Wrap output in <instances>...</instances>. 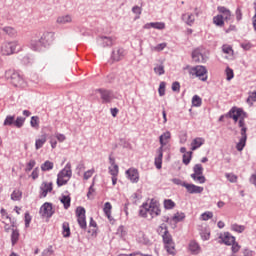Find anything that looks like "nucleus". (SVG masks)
I'll return each instance as SVG.
<instances>
[{
  "instance_id": "nucleus-23",
  "label": "nucleus",
  "mask_w": 256,
  "mask_h": 256,
  "mask_svg": "<svg viewBox=\"0 0 256 256\" xmlns=\"http://www.w3.org/2000/svg\"><path fill=\"white\" fill-rule=\"evenodd\" d=\"M202 145H205V139L201 137L195 138L191 142V151H197V149H199V147H201Z\"/></svg>"
},
{
  "instance_id": "nucleus-27",
  "label": "nucleus",
  "mask_w": 256,
  "mask_h": 256,
  "mask_svg": "<svg viewBox=\"0 0 256 256\" xmlns=\"http://www.w3.org/2000/svg\"><path fill=\"white\" fill-rule=\"evenodd\" d=\"M62 235L63 237H71V228L69 227V222H64L62 224Z\"/></svg>"
},
{
  "instance_id": "nucleus-58",
  "label": "nucleus",
  "mask_w": 256,
  "mask_h": 256,
  "mask_svg": "<svg viewBox=\"0 0 256 256\" xmlns=\"http://www.w3.org/2000/svg\"><path fill=\"white\" fill-rule=\"evenodd\" d=\"M235 15H236V21H241V19H243V12L241 11L240 7L236 9Z\"/></svg>"
},
{
  "instance_id": "nucleus-41",
  "label": "nucleus",
  "mask_w": 256,
  "mask_h": 256,
  "mask_svg": "<svg viewBox=\"0 0 256 256\" xmlns=\"http://www.w3.org/2000/svg\"><path fill=\"white\" fill-rule=\"evenodd\" d=\"M108 171L110 173V175L112 176H118L119 175V165H114V166H110L108 168Z\"/></svg>"
},
{
  "instance_id": "nucleus-43",
  "label": "nucleus",
  "mask_w": 256,
  "mask_h": 256,
  "mask_svg": "<svg viewBox=\"0 0 256 256\" xmlns=\"http://www.w3.org/2000/svg\"><path fill=\"white\" fill-rule=\"evenodd\" d=\"M165 249L170 255H175V244L173 242H170V244H165Z\"/></svg>"
},
{
  "instance_id": "nucleus-38",
  "label": "nucleus",
  "mask_w": 256,
  "mask_h": 256,
  "mask_svg": "<svg viewBox=\"0 0 256 256\" xmlns=\"http://www.w3.org/2000/svg\"><path fill=\"white\" fill-rule=\"evenodd\" d=\"M231 230L235 231V233H243V231H245V226L239 224H232Z\"/></svg>"
},
{
  "instance_id": "nucleus-44",
  "label": "nucleus",
  "mask_w": 256,
  "mask_h": 256,
  "mask_svg": "<svg viewBox=\"0 0 256 256\" xmlns=\"http://www.w3.org/2000/svg\"><path fill=\"white\" fill-rule=\"evenodd\" d=\"M77 221L81 229H87V221L85 219V216L78 217Z\"/></svg>"
},
{
  "instance_id": "nucleus-24",
  "label": "nucleus",
  "mask_w": 256,
  "mask_h": 256,
  "mask_svg": "<svg viewBox=\"0 0 256 256\" xmlns=\"http://www.w3.org/2000/svg\"><path fill=\"white\" fill-rule=\"evenodd\" d=\"M72 21H73V17H71V15L69 14L59 16L57 18V23H59L60 25H67V23H71Z\"/></svg>"
},
{
  "instance_id": "nucleus-50",
  "label": "nucleus",
  "mask_w": 256,
  "mask_h": 256,
  "mask_svg": "<svg viewBox=\"0 0 256 256\" xmlns=\"http://www.w3.org/2000/svg\"><path fill=\"white\" fill-rule=\"evenodd\" d=\"M255 101H256V91L250 92L249 96L247 98V103H249L250 105H253V103H255Z\"/></svg>"
},
{
  "instance_id": "nucleus-18",
  "label": "nucleus",
  "mask_w": 256,
  "mask_h": 256,
  "mask_svg": "<svg viewBox=\"0 0 256 256\" xmlns=\"http://www.w3.org/2000/svg\"><path fill=\"white\" fill-rule=\"evenodd\" d=\"M183 187H185L186 191H188V193H190L191 195L193 194H197V193H203V187L201 186H197L195 184H183Z\"/></svg>"
},
{
  "instance_id": "nucleus-49",
  "label": "nucleus",
  "mask_w": 256,
  "mask_h": 256,
  "mask_svg": "<svg viewBox=\"0 0 256 256\" xmlns=\"http://www.w3.org/2000/svg\"><path fill=\"white\" fill-rule=\"evenodd\" d=\"M142 11H143V8H141L140 6H137V5L132 8V13H134V15H137L136 19H139Z\"/></svg>"
},
{
  "instance_id": "nucleus-14",
  "label": "nucleus",
  "mask_w": 256,
  "mask_h": 256,
  "mask_svg": "<svg viewBox=\"0 0 256 256\" xmlns=\"http://www.w3.org/2000/svg\"><path fill=\"white\" fill-rule=\"evenodd\" d=\"M53 204L46 202L40 208V215L42 217H53Z\"/></svg>"
},
{
  "instance_id": "nucleus-62",
  "label": "nucleus",
  "mask_w": 256,
  "mask_h": 256,
  "mask_svg": "<svg viewBox=\"0 0 256 256\" xmlns=\"http://www.w3.org/2000/svg\"><path fill=\"white\" fill-rule=\"evenodd\" d=\"M242 49H244V51H249V49H251V47H253V45L251 44V42H244L241 44Z\"/></svg>"
},
{
  "instance_id": "nucleus-55",
  "label": "nucleus",
  "mask_w": 256,
  "mask_h": 256,
  "mask_svg": "<svg viewBox=\"0 0 256 256\" xmlns=\"http://www.w3.org/2000/svg\"><path fill=\"white\" fill-rule=\"evenodd\" d=\"M76 215H77L78 218L79 217H85V208L81 207V206L77 207Z\"/></svg>"
},
{
  "instance_id": "nucleus-3",
  "label": "nucleus",
  "mask_w": 256,
  "mask_h": 256,
  "mask_svg": "<svg viewBox=\"0 0 256 256\" xmlns=\"http://www.w3.org/2000/svg\"><path fill=\"white\" fill-rule=\"evenodd\" d=\"M139 215L140 217H144L145 219H147L149 215V219L159 217V215H161V208H159V202L151 200L149 204L144 203L139 211Z\"/></svg>"
},
{
  "instance_id": "nucleus-54",
  "label": "nucleus",
  "mask_w": 256,
  "mask_h": 256,
  "mask_svg": "<svg viewBox=\"0 0 256 256\" xmlns=\"http://www.w3.org/2000/svg\"><path fill=\"white\" fill-rule=\"evenodd\" d=\"M2 31H4L6 35H10V37H13V35H15V30L9 26L2 28Z\"/></svg>"
},
{
  "instance_id": "nucleus-57",
  "label": "nucleus",
  "mask_w": 256,
  "mask_h": 256,
  "mask_svg": "<svg viewBox=\"0 0 256 256\" xmlns=\"http://www.w3.org/2000/svg\"><path fill=\"white\" fill-rule=\"evenodd\" d=\"M165 47H167L166 43H160L155 47H152V51H163V49H165Z\"/></svg>"
},
{
  "instance_id": "nucleus-6",
  "label": "nucleus",
  "mask_w": 256,
  "mask_h": 256,
  "mask_svg": "<svg viewBox=\"0 0 256 256\" xmlns=\"http://www.w3.org/2000/svg\"><path fill=\"white\" fill-rule=\"evenodd\" d=\"M4 77L7 79V81L10 80V83H12L14 87H27V83L23 77H21V75L14 70H6Z\"/></svg>"
},
{
  "instance_id": "nucleus-34",
  "label": "nucleus",
  "mask_w": 256,
  "mask_h": 256,
  "mask_svg": "<svg viewBox=\"0 0 256 256\" xmlns=\"http://www.w3.org/2000/svg\"><path fill=\"white\" fill-rule=\"evenodd\" d=\"M54 164L53 162L47 160L45 161L42 165H41V170L42 171H51V169H53Z\"/></svg>"
},
{
  "instance_id": "nucleus-26",
  "label": "nucleus",
  "mask_w": 256,
  "mask_h": 256,
  "mask_svg": "<svg viewBox=\"0 0 256 256\" xmlns=\"http://www.w3.org/2000/svg\"><path fill=\"white\" fill-rule=\"evenodd\" d=\"M60 203L64 205V209H69L71 207V196L62 195Z\"/></svg>"
},
{
  "instance_id": "nucleus-15",
  "label": "nucleus",
  "mask_w": 256,
  "mask_h": 256,
  "mask_svg": "<svg viewBox=\"0 0 256 256\" xmlns=\"http://www.w3.org/2000/svg\"><path fill=\"white\" fill-rule=\"evenodd\" d=\"M217 11H219L226 23L233 21V14L231 10L227 9L225 6H218Z\"/></svg>"
},
{
  "instance_id": "nucleus-48",
  "label": "nucleus",
  "mask_w": 256,
  "mask_h": 256,
  "mask_svg": "<svg viewBox=\"0 0 256 256\" xmlns=\"http://www.w3.org/2000/svg\"><path fill=\"white\" fill-rule=\"evenodd\" d=\"M226 73V79L227 81H231V79H233V77H235V74L233 72V69H231L230 67H227L225 70Z\"/></svg>"
},
{
  "instance_id": "nucleus-31",
  "label": "nucleus",
  "mask_w": 256,
  "mask_h": 256,
  "mask_svg": "<svg viewBox=\"0 0 256 256\" xmlns=\"http://www.w3.org/2000/svg\"><path fill=\"white\" fill-rule=\"evenodd\" d=\"M111 209H113V206L111 205V202H106L104 204L103 211H104L106 217H108V219H111Z\"/></svg>"
},
{
  "instance_id": "nucleus-52",
  "label": "nucleus",
  "mask_w": 256,
  "mask_h": 256,
  "mask_svg": "<svg viewBox=\"0 0 256 256\" xmlns=\"http://www.w3.org/2000/svg\"><path fill=\"white\" fill-rule=\"evenodd\" d=\"M37 162H35V160H30L27 165H26V168H25V171L26 173H29L30 171L33 170V167H35Z\"/></svg>"
},
{
  "instance_id": "nucleus-16",
  "label": "nucleus",
  "mask_w": 256,
  "mask_h": 256,
  "mask_svg": "<svg viewBox=\"0 0 256 256\" xmlns=\"http://www.w3.org/2000/svg\"><path fill=\"white\" fill-rule=\"evenodd\" d=\"M126 175L131 183H139V170L137 168H129Z\"/></svg>"
},
{
  "instance_id": "nucleus-60",
  "label": "nucleus",
  "mask_w": 256,
  "mask_h": 256,
  "mask_svg": "<svg viewBox=\"0 0 256 256\" xmlns=\"http://www.w3.org/2000/svg\"><path fill=\"white\" fill-rule=\"evenodd\" d=\"M171 181H172V183H174V185H180L181 187H183V185L187 184V182H183L179 178H173Z\"/></svg>"
},
{
  "instance_id": "nucleus-11",
  "label": "nucleus",
  "mask_w": 256,
  "mask_h": 256,
  "mask_svg": "<svg viewBox=\"0 0 256 256\" xmlns=\"http://www.w3.org/2000/svg\"><path fill=\"white\" fill-rule=\"evenodd\" d=\"M158 233L162 234L163 242L165 245L173 243V237L169 234V230H167V225L162 224L158 228Z\"/></svg>"
},
{
  "instance_id": "nucleus-32",
  "label": "nucleus",
  "mask_w": 256,
  "mask_h": 256,
  "mask_svg": "<svg viewBox=\"0 0 256 256\" xmlns=\"http://www.w3.org/2000/svg\"><path fill=\"white\" fill-rule=\"evenodd\" d=\"M45 143H47V137L45 135H42L41 138L37 139L35 142L36 149H41V147H43Z\"/></svg>"
},
{
  "instance_id": "nucleus-10",
  "label": "nucleus",
  "mask_w": 256,
  "mask_h": 256,
  "mask_svg": "<svg viewBox=\"0 0 256 256\" xmlns=\"http://www.w3.org/2000/svg\"><path fill=\"white\" fill-rule=\"evenodd\" d=\"M192 59L195 63H207V55H205V50L202 48H197L192 52Z\"/></svg>"
},
{
  "instance_id": "nucleus-1",
  "label": "nucleus",
  "mask_w": 256,
  "mask_h": 256,
  "mask_svg": "<svg viewBox=\"0 0 256 256\" xmlns=\"http://www.w3.org/2000/svg\"><path fill=\"white\" fill-rule=\"evenodd\" d=\"M225 117H227L228 119H233L235 123L239 121L238 126L240 127L241 137L239 139V142L236 144V149L237 151H243V149H245V146L247 145V126L245 125L247 113L241 108L232 107L228 113L219 117V121L223 122V119H225Z\"/></svg>"
},
{
  "instance_id": "nucleus-12",
  "label": "nucleus",
  "mask_w": 256,
  "mask_h": 256,
  "mask_svg": "<svg viewBox=\"0 0 256 256\" xmlns=\"http://www.w3.org/2000/svg\"><path fill=\"white\" fill-rule=\"evenodd\" d=\"M95 93L100 95L102 103H111L113 99V92L111 90L97 89Z\"/></svg>"
},
{
  "instance_id": "nucleus-35",
  "label": "nucleus",
  "mask_w": 256,
  "mask_h": 256,
  "mask_svg": "<svg viewBox=\"0 0 256 256\" xmlns=\"http://www.w3.org/2000/svg\"><path fill=\"white\" fill-rule=\"evenodd\" d=\"M192 156H193V152L189 151V152H186L185 154H183V163L184 165H189L191 163V159H192Z\"/></svg>"
},
{
  "instance_id": "nucleus-5",
  "label": "nucleus",
  "mask_w": 256,
  "mask_h": 256,
  "mask_svg": "<svg viewBox=\"0 0 256 256\" xmlns=\"http://www.w3.org/2000/svg\"><path fill=\"white\" fill-rule=\"evenodd\" d=\"M71 177H73V171L71 170V162H68L64 169H62L57 175L58 187H63V185H67Z\"/></svg>"
},
{
  "instance_id": "nucleus-4",
  "label": "nucleus",
  "mask_w": 256,
  "mask_h": 256,
  "mask_svg": "<svg viewBox=\"0 0 256 256\" xmlns=\"http://www.w3.org/2000/svg\"><path fill=\"white\" fill-rule=\"evenodd\" d=\"M17 51H21V45L17 41L3 42L0 46V54L2 57L15 55Z\"/></svg>"
},
{
  "instance_id": "nucleus-64",
  "label": "nucleus",
  "mask_w": 256,
  "mask_h": 256,
  "mask_svg": "<svg viewBox=\"0 0 256 256\" xmlns=\"http://www.w3.org/2000/svg\"><path fill=\"white\" fill-rule=\"evenodd\" d=\"M180 89H181V84H179V82H173L172 91H180Z\"/></svg>"
},
{
  "instance_id": "nucleus-56",
  "label": "nucleus",
  "mask_w": 256,
  "mask_h": 256,
  "mask_svg": "<svg viewBox=\"0 0 256 256\" xmlns=\"http://www.w3.org/2000/svg\"><path fill=\"white\" fill-rule=\"evenodd\" d=\"M165 82H161L159 85L158 93L160 97H163L165 95Z\"/></svg>"
},
{
  "instance_id": "nucleus-7",
  "label": "nucleus",
  "mask_w": 256,
  "mask_h": 256,
  "mask_svg": "<svg viewBox=\"0 0 256 256\" xmlns=\"http://www.w3.org/2000/svg\"><path fill=\"white\" fill-rule=\"evenodd\" d=\"M3 125L4 127H16L17 129H21V127L25 125V118L19 116L15 119V115H8L6 116Z\"/></svg>"
},
{
  "instance_id": "nucleus-46",
  "label": "nucleus",
  "mask_w": 256,
  "mask_h": 256,
  "mask_svg": "<svg viewBox=\"0 0 256 256\" xmlns=\"http://www.w3.org/2000/svg\"><path fill=\"white\" fill-rule=\"evenodd\" d=\"M21 191L19 190H14L11 194V199L12 201H19L21 199Z\"/></svg>"
},
{
  "instance_id": "nucleus-51",
  "label": "nucleus",
  "mask_w": 256,
  "mask_h": 256,
  "mask_svg": "<svg viewBox=\"0 0 256 256\" xmlns=\"http://www.w3.org/2000/svg\"><path fill=\"white\" fill-rule=\"evenodd\" d=\"M165 209H173L175 207V202L171 199L164 200Z\"/></svg>"
},
{
  "instance_id": "nucleus-20",
  "label": "nucleus",
  "mask_w": 256,
  "mask_h": 256,
  "mask_svg": "<svg viewBox=\"0 0 256 256\" xmlns=\"http://www.w3.org/2000/svg\"><path fill=\"white\" fill-rule=\"evenodd\" d=\"M143 29H158L159 31H163V29H165V23L164 22H150V23H146L143 26Z\"/></svg>"
},
{
  "instance_id": "nucleus-39",
  "label": "nucleus",
  "mask_w": 256,
  "mask_h": 256,
  "mask_svg": "<svg viewBox=\"0 0 256 256\" xmlns=\"http://www.w3.org/2000/svg\"><path fill=\"white\" fill-rule=\"evenodd\" d=\"M194 173L192 175H203V165L201 164H196L193 167Z\"/></svg>"
},
{
  "instance_id": "nucleus-33",
  "label": "nucleus",
  "mask_w": 256,
  "mask_h": 256,
  "mask_svg": "<svg viewBox=\"0 0 256 256\" xmlns=\"http://www.w3.org/2000/svg\"><path fill=\"white\" fill-rule=\"evenodd\" d=\"M183 219H185V213L183 212H177L172 217V221H174V223H180V221H183Z\"/></svg>"
},
{
  "instance_id": "nucleus-22",
  "label": "nucleus",
  "mask_w": 256,
  "mask_h": 256,
  "mask_svg": "<svg viewBox=\"0 0 256 256\" xmlns=\"http://www.w3.org/2000/svg\"><path fill=\"white\" fill-rule=\"evenodd\" d=\"M30 48L32 51H43L46 47L43 45V42L41 40H31Z\"/></svg>"
},
{
  "instance_id": "nucleus-13",
  "label": "nucleus",
  "mask_w": 256,
  "mask_h": 256,
  "mask_svg": "<svg viewBox=\"0 0 256 256\" xmlns=\"http://www.w3.org/2000/svg\"><path fill=\"white\" fill-rule=\"evenodd\" d=\"M218 242L219 243H224V245H233L235 243V236L231 235L229 232H224L223 234H220L218 237Z\"/></svg>"
},
{
  "instance_id": "nucleus-42",
  "label": "nucleus",
  "mask_w": 256,
  "mask_h": 256,
  "mask_svg": "<svg viewBox=\"0 0 256 256\" xmlns=\"http://www.w3.org/2000/svg\"><path fill=\"white\" fill-rule=\"evenodd\" d=\"M222 51L225 53V55H233V47L229 44H224L222 46Z\"/></svg>"
},
{
  "instance_id": "nucleus-63",
  "label": "nucleus",
  "mask_w": 256,
  "mask_h": 256,
  "mask_svg": "<svg viewBox=\"0 0 256 256\" xmlns=\"http://www.w3.org/2000/svg\"><path fill=\"white\" fill-rule=\"evenodd\" d=\"M32 179H38L39 178V168H35L31 173Z\"/></svg>"
},
{
  "instance_id": "nucleus-9",
  "label": "nucleus",
  "mask_w": 256,
  "mask_h": 256,
  "mask_svg": "<svg viewBox=\"0 0 256 256\" xmlns=\"http://www.w3.org/2000/svg\"><path fill=\"white\" fill-rule=\"evenodd\" d=\"M97 41V45H99V47H113V45H115V37L113 36H99L96 39Z\"/></svg>"
},
{
  "instance_id": "nucleus-40",
  "label": "nucleus",
  "mask_w": 256,
  "mask_h": 256,
  "mask_svg": "<svg viewBox=\"0 0 256 256\" xmlns=\"http://www.w3.org/2000/svg\"><path fill=\"white\" fill-rule=\"evenodd\" d=\"M30 125L34 129H39V116H32L30 120Z\"/></svg>"
},
{
  "instance_id": "nucleus-25",
  "label": "nucleus",
  "mask_w": 256,
  "mask_h": 256,
  "mask_svg": "<svg viewBox=\"0 0 256 256\" xmlns=\"http://www.w3.org/2000/svg\"><path fill=\"white\" fill-rule=\"evenodd\" d=\"M182 20L187 24V25H193L195 23V15L191 13H186L182 15Z\"/></svg>"
},
{
  "instance_id": "nucleus-37",
  "label": "nucleus",
  "mask_w": 256,
  "mask_h": 256,
  "mask_svg": "<svg viewBox=\"0 0 256 256\" xmlns=\"http://www.w3.org/2000/svg\"><path fill=\"white\" fill-rule=\"evenodd\" d=\"M191 179H193V181H198V183H205V181H207V179L205 178V176H203V174L201 175H196L195 174H191Z\"/></svg>"
},
{
  "instance_id": "nucleus-19",
  "label": "nucleus",
  "mask_w": 256,
  "mask_h": 256,
  "mask_svg": "<svg viewBox=\"0 0 256 256\" xmlns=\"http://www.w3.org/2000/svg\"><path fill=\"white\" fill-rule=\"evenodd\" d=\"M40 190V197H47V193H51L53 191V183L43 182L40 186Z\"/></svg>"
},
{
  "instance_id": "nucleus-2",
  "label": "nucleus",
  "mask_w": 256,
  "mask_h": 256,
  "mask_svg": "<svg viewBox=\"0 0 256 256\" xmlns=\"http://www.w3.org/2000/svg\"><path fill=\"white\" fill-rule=\"evenodd\" d=\"M171 141V132L166 131L159 137L160 147L157 149L154 165L156 169L163 167V149Z\"/></svg>"
},
{
  "instance_id": "nucleus-45",
  "label": "nucleus",
  "mask_w": 256,
  "mask_h": 256,
  "mask_svg": "<svg viewBox=\"0 0 256 256\" xmlns=\"http://www.w3.org/2000/svg\"><path fill=\"white\" fill-rule=\"evenodd\" d=\"M225 177L226 179H228L230 183H237V179H238L237 175L233 173H226Z\"/></svg>"
},
{
  "instance_id": "nucleus-59",
  "label": "nucleus",
  "mask_w": 256,
  "mask_h": 256,
  "mask_svg": "<svg viewBox=\"0 0 256 256\" xmlns=\"http://www.w3.org/2000/svg\"><path fill=\"white\" fill-rule=\"evenodd\" d=\"M232 245V252L233 253H239V250L241 249V246L239 243L235 242L231 244Z\"/></svg>"
},
{
  "instance_id": "nucleus-53",
  "label": "nucleus",
  "mask_w": 256,
  "mask_h": 256,
  "mask_svg": "<svg viewBox=\"0 0 256 256\" xmlns=\"http://www.w3.org/2000/svg\"><path fill=\"white\" fill-rule=\"evenodd\" d=\"M202 221H209V219H213V212H204L201 215Z\"/></svg>"
},
{
  "instance_id": "nucleus-29",
  "label": "nucleus",
  "mask_w": 256,
  "mask_h": 256,
  "mask_svg": "<svg viewBox=\"0 0 256 256\" xmlns=\"http://www.w3.org/2000/svg\"><path fill=\"white\" fill-rule=\"evenodd\" d=\"M17 241H19V230L13 228L11 234V243L13 247L14 245H17Z\"/></svg>"
},
{
  "instance_id": "nucleus-17",
  "label": "nucleus",
  "mask_w": 256,
  "mask_h": 256,
  "mask_svg": "<svg viewBox=\"0 0 256 256\" xmlns=\"http://www.w3.org/2000/svg\"><path fill=\"white\" fill-rule=\"evenodd\" d=\"M54 35L52 32H45L41 37H40V41L42 42V45L44 47H49V45H51V43H53V38Z\"/></svg>"
},
{
  "instance_id": "nucleus-8",
  "label": "nucleus",
  "mask_w": 256,
  "mask_h": 256,
  "mask_svg": "<svg viewBox=\"0 0 256 256\" xmlns=\"http://www.w3.org/2000/svg\"><path fill=\"white\" fill-rule=\"evenodd\" d=\"M190 74L198 77L200 81H207V68L205 66L198 65L190 69Z\"/></svg>"
},
{
  "instance_id": "nucleus-36",
  "label": "nucleus",
  "mask_w": 256,
  "mask_h": 256,
  "mask_svg": "<svg viewBox=\"0 0 256 256\" xmlns=\"http://www.w3.org/2000/svg\"><path fill=\"white\" fill-rule=\"evenodd\" d=\"M203 103V100H201V97L199 95H194L192 98V105L193 107H201Z\"/></svg>"
},
{
  "instance_id": "nucleus-28",
  "label": "nucleus",
  "mask_w": 256,
  "mask_h": 256,
  "mask_svg": "<svg viewBox=\"0 0 256 256\" xmlns=\"http://www.w3.org/2000/svg\"><path fill=\"white\" fill-rule=\"evenodd\" d=\"M189 249L191 251V253H193L194 255L199 254L200 251V247L199 244L195 241H191L189 244Z\"/></svg>"
},
{
  "instance_id": "nucleus-47",
  "label": "nucleus",
  "mask_w": 256,
  "mask_h": 256,
  "mask_svg": "<svg viewBox=\"0 0 256 256\" xmlns=\"http://www.w3.org/2000/svg\"><path fill=\"white\" fill-rule=\"evenodd\" d=\"M154 72L156 73V75H165V66L157 65L154 68Z\"/></svg>"
},
{
  "instance_id": "nucleus-61",
  "label": "nucleus",
  "mask_w": 256,
  "mask_h": 256,
  "mask_svg": "<svg viewBox=\"0 0 256 256\" xmlns=\"http://www.w3.org/2000/svg\"><path fill=\"white\" fill-rule=\"evenodd\" d=\"M93 173H95V170H88L84 173V179L87 181L88 179H91L93 177Z\"/></svg>"
},
{
  "instance_id": "nucleus-21",
  "label": "nucleus",
  "mask_w": 256,
  "mask_h": 256,
  "mask_svg": "<svg viewBox=\"0 0 256 256\" xmlns=\"http://www.w3.org/2000/svg\"><path fill=\"white\" fill-rule=\"evenodd\" d=\"M125 57V49L116 48L112 51V59L113 61H121Z\"/></svg>"
},
{
  "instance_id": "nucleus-30",
  "label": "nucleus",
  "mask_w": 256,
  "mask_h": 256,
  "mask_svg": "<svg viewBox=\"0 0 256 256\" xmlns=\"http://www.w3.org/2000/svg\"><path fill=\"white\" fill-rule=\"evenodd\" d=\"M213 23H215L217 27H223V25H225V20L223 19V15L219 14L217 16H214Z\"/></svg>"
}]
</instances>
